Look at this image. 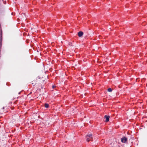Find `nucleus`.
I'll use <instances>...</instances> for the list:
<instances>
[{
    "instance_id": "f257e3e1",
    "label": "nucleus",
    "mask_w": 147,
    "mask_h": 147,
    "mask_svg": "<svg viewBox=\"0 0 147 147\" xmlns=\"http://www.w3.org/2000/svg\"><path fill=\"white\" fill-rule=\"evenodd\" d=\"M121 142L123 143H125L127 141V138L125 137H123L121 139Z\"/></svg>"
},
{
    "instance_id": "f03ea898",
    "label": "nucleus",
    "mask_w": 147,
    "mask_h": 147,
    "mask_svg": "<svg viewBox=\"0 0 147 147\" xmlns=\"http://www.w3.org/2000/svg\"><path fill=\"white\" fill-rule=\"evenodd\" d=\"M110 117L108 115H105V118L106 119V122H107L109 121Z\"/></svg>"
},
{
    "instance_id": "7ed1b4c3",
    "label": "nucleus",
    "mask_w": 147,
    "mask_h": 147,
    "mask_svg": "<svg viewBox=\"0 0 147 147\" xmlns=\"http://www.w3.org/2000/svg\"><path fill=\"white\" fill-rule=\"evenodd\" d=\"M78 36L79 37H80L82 36L83 34V32L82 31H80L78 32Z\"/></svg>"
},
{
    "instance_id": "20e7f679",
    "label": "nucleus",
    "mask_w": 147,
    "mask_h": 147,
    "mask_svg": "<svg viewBox=\"0 0 147 147\" xmlns=\"http://www.w3.org/2000/svg\"><path fill=\"white\" fill-rule=\"evenodd\" d=\"M92 134H90L86 136V138L89 137L90 138H92Z\"/></svg>"
},
{
    "instance_id": "39448f33",
    "label": "nucleus",
    "mask_w": 147,
    "mask_h": 147,
    "mask_svg": "<svg viewBox=\"0 0 147 147\" xmlns=\"http://www.w3.org/2000/svg\"><path fill=\"white\" fill-rule=\"evenodd\" d=\"M45 108H47L48 107L49 105L48 104L46 103L45 104Z\"/></svg>"
},
{
    "instance_id": "423d86ee",
    "label": "nucleus",
    "mask_w": 147,
    "mask_h": 147,
    "mask_svg": "<svg viewBox=\"0 0 147 147\" xmlns=\"http://www.w3.org/2000/svg\"><path fill=\"white\" fill-rule=\"evenodd\" d=\"M107 90L109 92H111L112 91V89L111 88H109Z\"/></svg>"
},
{
    "instance_id": "0eeeda50",
    "label": "nucleus",
    "mask_w": 147,
    "mask_h": 147,
    "mask_svg": "<svg viewBox=\"0 0 147 147\" xmlns=\"http://www.w3.org/2000/svg\"><path fill=\"white\" fill-rule=\"evenodd\" d=\"M86 140H87V141L88 142H89V141H90V140L88 139V138H87Z\"/></svg>"
},
{
    "instance_id": "6e6552de",
    "label": "nucleus",
    "mask_w": 147,
    "mask_h": 147,
    "mask_svg": "<svg viewBox=\"0 0 147 147\" xmlns=\"http://www.w3.org/2000/svg\"><path fill=\"white\" fill-rule=\"evenodd\" d=\"M52 87H53V88H54V87H55V86H52Z\"/></svg>"
}]
</instances>
